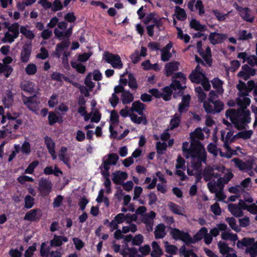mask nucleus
<instances>
[{"label":"nucleus","instance_id":"nucleus-19","mask_svg":"<svg viewBox=\"0 0 257 257\" xmlns=\"http://www.w3.org/2000/svg\"><path fill=\"white\" fill-rule=\"evenodd\" d=\"M34 97H25L23 100L24 103L32 111L36 112L38 110V103L35 102Z\"/></svg>","mask_w":257,"mask_h":257},{"label":"nucleus","instance_id":"nucleus-44","mask_svg":"<svg viewBox=\"0 0 257 257\" xmlns=\"http://www.w3.org/2000/svg\"><path fill=\"white\" fill-rule=\"evenodd\" d=\"M49 123L50 125L57 122H62V119L61 116H59L53 112H50L48 116Z\"/></svg>","mask_w":257,"mask_h":257},{"label":"nucleus","instance_id":"nucleus-8","mask_svg":"<svg viewBox=\"0 0 257 257\" xmlns=\"http://www.w3.org/2000/svg\"><path fill=\"white\" fill-rule=\"evenodd\" d=\"M236 167L239 170L244 172H248L252 169V163H245L239 158H235L232 160Z\"/></svg>","mask_w":257,"mask_h":257},{"label":"nucleus","instance_id":"nucleus-53","mask_svg":"<svg viewBox=\"0 0 257 257\" xmlns=\"http://www.w3.org/2000/svg\"><path fill=\"white\" fill-rule=\"evenodd\" d=\"M164 18H160L159 17H156V18L153 21V23H154L152 25L154 26V27L155 26L157 27V28L158 29L159 31H161L164 29L163 27V19Z\"/></svg>","mask_w":257,"mask_h":257},{"label":"nucleus","instance_id":"nucleus-33","mask_svg":"<svg viewBox=\"0 0 257 257\" xmlns=\"http://www.w3.org/2000/svg\"><path fill=\"white\" fill-rule=\"evenodd\" d=\"M13 70L11 66L0 63V73H3L6 77H9Z\"/></svg>","mask_w":257,"mask_h":257},{"label":"nucleus","instance_id":"nucleus-28","mask_svg":"<svg viewBox=\"0 0 257 257\" xmlns=\"http://www.w3.org/2000/svg\"><path fill=\"white\" fill-rule=\"evenodd\" d=\"M121 100L123 104H128L133 102L134 99V95L130 91H125L121 94Z\"/></svg>","mask_w":257,"mask_h":257},{"label":"nucleus","instance_id":"nucleus-12","mask_svg":"<svg viewBox=\"0 0 257 257\" xmlns=\"http://www.w3.org/2000/svg\"><path fill=\"white\" fill-rule=\"evenodd\" d=\"M127 177L128 175L126 172L118 171L112 173V180L114 184L120 185L127 179Z\"/></svg>","mask_w":257,"mask_h":257},{"label":"nucleus","instance_id":"nucleus-18","mask_svg":"<svg viewBox=\"0 0 257 257\" xmlns=\"http://www.w3.org/2000/svg\"><path fill=\"white\" fill-rule=\"evenodd\" d=\"M256 242L255 239L252 237H243L241 240H238L236 246L239 248H242L243 246L249 247Z\"/></svg>","mask_w":257,"mask_h":257},{"label":"nucleus","instance_id":"nucleus-4","mask_svg":"<svg viewBox=\"0 0 257 257\" xmlns=\"http://www.w3.org/2000/svg\"><path fill=\"white\" fill-rule=\"evenodd\" d=\"M76 20V17L73 12L65 14V49L69 46V38L72 33V29L75 25L74 23Z\"/></svg>","mask_w":257,"mask_h":257},{"label":"nucleus","instance_id":"nucleus-22","mask_svg":"<svg viewBox=\"0 0 257 257\" xmlns=\"http://www.w3.org/2000/svg\"><path fill=\"white\" fill-rule=\"evenodd\" d=\"M44 173L47 175L53 174L57 177H59L63 174V172L56 166H55L54 167L53 166L46 167L44 169Z\"/></svg>","mask_w":257,"mask_h":257},{"label":"nucleus","instance_id":"nucleus-52","mask_svg":"<svg viewBox=\"0 0 257 257\" xmlns=\"http://www.w3.org/2000/svg\"><path fill=\"white\" fill-rule=\"evenodd\" d=\"M20 25L18 23L13 24L8 28V30L14 34V36L18 37L19 35Z\"/></svg>","mask_w":257,"mask_h":257},{"label":"nucleus","instance_id":"nucleus-1","mask_svg":"<svg viewBox=\"0 0 257 257\" xmlns=\"http://www.w3.org/2000/svg\"><path fill=\"white\" fill-rule=\"evenodd\" d=\"M185 157L188 159L191 157L192 162V166L195 169L200 168L202 163H206L207 159V153L202 145L199 141L192 139L189 148V152L188 155H185Z\"/></svg>","mask_w":257,"mask_h":257},{"label":"nucleus","instance_id":"nucleus-64","mask_svg":"<svg viewBox=\"0 0 257 257\" xmlns=\"http://www.w3.org/2000/svg\"><path fill=\"white\" fill-rule=\"evenodd\" d=\"M253 134V132L252 130H247L244 131H241L238 133V135L240 136L241 139L243 140H247L249 139L252 135Z\"/></svg>","mask_w":257,"mask_h":257},{"label":"nucleus","instance_id":"nucleus-57","mask_svg":"<svg viewBox=\"0 0 257 257\" xmlns=\"http://www.w3.org/2000/svg\"><path fill=\"white\" fill-rule=\"evenodd\" d=\"M110 121L111 124L116 125L119 123V115L117 111L113 110L110 112Z\"/></svg>","mask_w":257,"mask_h":257},{"label":"nucleus","instance_id":"nucleus-15","mask_svg":"<svg viewBox=\"0 0 257 257\" xmlns=\"http://www.w3.org/2000/svg\"><path fill=\"white\" fill-rule=\"evenodd\" d=\"M146 109V105L140 100L134 101L132 105L131 110L137 112L140 115H143L144 110Z\"/></svg>","mask_w":257,"mask_h":257},{"label":"nucleus","instance_id":"nucleus-62","mask_svg":"<svg viewBox=\"0 0 257 257\" xmlns=\"http://www.w3.org/2000/svg\"><path fill=\"white\" fill-rule=\"evenodd\" d=\"M207 149L209 153L212 154L214 156L216 157L218 155V150L217 146L212 143L209 144Z\"/></svg>","mask_w":257,"mask_h":257},{"label":"nucleus","instance_id":"nucleus-56","mask_svg":"<svg viewBox=\"0 0 257 257\" xmlns=\"http://www.w3.org/2000/svg\"><path fill=\"white\" fill-rule=\"evenodd\" d=\"M181 122L180 117L179 116H177V114H175L174 117L171 120L170 122V129L172 130L177 127L180 124Z\"/></svg>","mask_w":257,"mask_h":257},{"label":"nucleus","instance_id":"nucleus-58","mask_svg":"<svg viewBox=\"0 0 257 257\" xmlns=\"http://www.w3.org/2000/svg\"><path fill=\"white\" fill-rule=\"evenodd\" d=\"M182 230H181L178 228H174L171 229L170 234L172 238L176 240H180Z\"/></svg>","mask_w":257,"mask_h":257},{"label":"nucleus","instance_id":"nucleus-23","mask_svg":"<svg viewBox=\"0 0 257 257\" xmlns=\"http://www.w3.org/2000/svg\"><path fill=\"white\" fill-rule=\"evenodd\" d=\"M236 88L239 91L238 94L240 96L242 97L248 95L249 92L247 89V85L244 82L239 80Z\"/></svg>","mask_w":257,"mask_h":257},{"label":"nucleus","instance_id":"nucleus-38","mask_svg":"<svg viewBox=\"0 0 257 257\" xmlns=\"http://www.w3.org/2000/svg\"><path fill=\"white\" fill-rule=\"evenodd\" d=\"M218 246L219 251L222 255H225L229 251L233 250V249L229 247L226 243L221 241L218 243Z\"/></svg>","mask_w":257,"mask_h":257},{"label":"nucleus","instance_id":"nucleus-2","mask_svg":"<svg viewBox=\"0 0 257 257\" xmlns=\"http://www.w3.org/2000/svg\"><path fill=\"white\" fill-rule=\"evenodd\" d=\"M237 116L234 123V126L238 130L245 129V126L251 121L250 112L245 107L237 110Z\"/></svg>","mask_w":257,"mask_h":257},{"label":"nucleus","instance_id":"nucleus-51","mask_svg":"<svg viewBox=\"0 0 257 257\" xmlns=\"http://www.w3.org/2000/svg\"><path fill=\"white\" fill-rule=\"evenodd\" d=\"M251 39H252V35L251 33H247V31L246 30H243L240 31L239 33V40L246 41Z\"/></svg>","mask_w":257,"mask_h":257},{"label":"nucleus","instance_id":"nucleus-5","mask_svg":"<svg viewBox=\"0 0 257 257\" xmlns=\"http://www.w3.org/2000/svg\"><path fill=\"white\" fill-rule=\"evenodd\" d=\"M52 182L47 178H41L39 181L38 190L40 195L43 197L48 195L52 191Z\"/></svg>","mask_w":257,"mask_h":257},{"label":"nucleus","instance_id":"nucleus-9","mask_svg":"<svg viewBox=\"0 0 257 257\" xmlns=\"http://www.w3.org/2000/svg\"><path fill=\"white\" fill-rule=\"evenodd\" d=\"M180 63L178 61H173L165 65V75L167 77L172 76L174 72L177 71L179 69Z\"/></svg>","mask_w":257,"mask_h":257},{"label":"nucleus","instance_id":"nucleus-35","mask_svg":"<svg viewBox=\"0 0 257 257\" xmlns=\"http://www.w3.org/2000/svg\"><path fill=\"white\" fill-rule=\"evenodd\" d=\"M180 240L183 241L187 245H189L191 243H194L193 238L191 237L190 234L183 231L182 232Z\"/></svg>","mask_w":257,"mask_h":257},{"label":"nucleus","instance_id":"nucleus-34","mask_svg":"<svg viewBox=\"0 0 257 257\" xmlns=\"http://www.w3.org/2000/svg\"><path fill=\"white\" fill-rule=\"evenodd\" d=\"M180 240L183 241L187 245H189L191 243H194L193 238L191 237L190 234L183 231L182 232Z\"/></svg>","mask_w":257,"mask_h":257},{"label":"nucleus","instance_id":"nucleus-63","mask_svg":"<svg viewBox=\"0 0 257 257\" xmlns=\"http://www.w3.org/2000/svg\"><path fill=\"white\" fill-rule=\"evenodd\" d=\"M39 162L38 161H34L32 162L25 170V173L27 174H32L34 172L35 169L38 166Z\"/></svg>","mask_w":257,"mask_h":257},{"label":"nucleus","instance_id":"nucleus-48","mask_svg":"<svg viewBox=\"0 0 257 257\" xmlns=\"http://www.w3.org/2000/svg\"><path fill=\"white\" fill-rule=\"evenodd\" d=\"M25 72L29 75H33L37 72V67L34 63H30L25 68Z\"/></svg>","mask_w":257,"mask_h":257},{"label":"nucleus","instance_id":"nucleus-31","mask_svg":"<svg viewBox=\"0 0 257 257\" xmlns=\"http://www.w3.org/2000/svg\"><path fill=\"white\" fill-rule=\"evenodd\" d=\"M180 255L184 257H198L192 249H187L185 245H182L179 249Z\"/></svg>","mask_w":257,"mask_h":257},{"label":"nucleus","instance_id":"nucleus-40","mask_svg":"<svg viewBox=\"0 0 257 257\" xmlns=\"http://www.w3.org/2000/svg\"><path fill=\"white\" fill-rule=\"evenodd\" d=\"M165 251L170 254L175 255L176 254L178 251V248L174 245L169 244L168 241L165 242Z\"/></svg>","mask_w":257,"mask_h":257},{"label":"nucleus","instance_id":"nucleus-54","mask_svg":"<svg viewBox=\"0 0 257 257\" xmlns=\"http://www.w3.org/2000/svg\"><path fill=\"white\" fill-rule=\"evenodd\" d=\"M195 8L196 10H198L199 16H203L205 14L204 6L201 0H198L195 2Z\"/></svg>","mask_w":257,"mask_h":257},{"label":"nucleus","instance_id":"nucleus-37","mask_svg":"<svg viewBox=\"0 0 257 257\" xmlns=\"http://www.w3.org/2000/svg\"><path fill=\"white\" fill-rule=\"evenodd\" d=\"M152 246L153 250L151 253V256H154L156 255H163V252L162 249L160 247L159 243L155 241H154L152 243Z\"/></svg>","mask_w":257,"mask_h":257},{"label":"nucleus","instance_id":"nucleus-46","mask_svg":"<svg viewBox=\"0 0 257 257\" xmlns=\"http://www.w3.org/2000/svg\"><path fill=\"white\" fill-rule=\"evenodd\" d=\"M225 221L228 223L229 226L232 228V229L236 232L240 231V228L237 225L236 223V220L234 217H226L225 218Z\"/></svg>","mask_w":257,"mask_h":257},{"label":"nucleus","instance_id":"nucleus-47","mask_svg":"<svg viewBox=\"0 0 257 257\" xmlns=\"http://www.w3.org/2000/svg\"><path fill=\"white\" fill-rule=\"evenodd\" d=\"M181 82V81L177 79H172V82L170 86L171 88L175 91L178 89L184 90L186 88V86H183Z\"/></svg>","mask_w":257,"mask_h":257},{"label":"nucleus","instance_id":"nucleus-7","mask_svg":"<svg viewBox=\"0 0 257 257\" xmlns=\"http://www.w3.org/2000/svg\"><path fill=\"white\" fill-rule=\"evenodd\" d=\"M119 159L118 156L115 153H110L103 157V162L100 167V170L109 171L110 165H115Z\"/></svg>","mask_w":257,"mask_h":257},{"label":"nucleus","instance_id":"nucleus-16","mask_svg":"<svg viewBox=\"0 0 257 257\" xmlns=\"http://www.w3.org/2000/svg\"><path fill=\"white\" fill-rule=\"evenodd\" d=\"M3 103L6 108L10 107L13 104L14 99L12 92L8 90L3 95Z\"/></svg>","mask_w":257,"mask_h":257},{"label":"nucleus","instance_id":"nucleus-20","mask_svg":"<svg viewBox=\"0 0 257 257\" xmlns=\"http://www.w3.org/2000/svg\"><path fill=\"white\" fill-rule=\"evenodd\" d=\"M166 226L163 223L159 224L156 228L154 232L155 238L161 239L163 238L166 235Z\"/></svg>","mask_w":257,"mask_h":257},{"label":"nucleus","instance_id":"nucleus-26","mask_svg":"<svg viewBox=\"0 0 257 257\" xmlns=\"http://www.w3.org/2000/svg\"><path fill=\"white\" fill-rule=\"evenodd\" d=\"M208 229L205 227H202L193 236V239L194 243H196L202 239L204 238L205 235L207 234Z\"/></svg>","mask_w":257,"mask_h":257},{"label":"nucleus","instance_id":"nucleus-30","mask_svg":"<svg viewBox=\"0 0 257 257\" xmlns=\"http://www.w3.org/2000/svg\"><path fill=\"white\" fill-rule=\"evenodd\" d=\"M211 82L213 87L215 89L218 93H222L223 89L222 88L223 82L218 77L214 78Z\"/></svg>","mask_w":257,"mask_h":257},{"label":"nucleus","instance_id":"nucleus-32","mask_svg":"<svg viewBox=\"0 0 257 257\" xmlns=\"http://www.w3.org/2000/svg\"><path fill=\"white\" fill-rule=\"evenodd\" d=\"M202 77H205L204 74L194 73V71H192L189 76V78L191 82L196 83H200L203 80Z\"/></svg>","mask_w":257,"mask_h":257},{"label":"nucleus","instance_id":"nucleus-45","mask_svg":"<svg viewBox=\"0 0 257 257\" xmlns=\"http://www.w3.org/2000/svg\"><path fill=\"white\" fill-rule=\"evenodd\" d=\"M20 29V32L27 39L32 40L35 37L33 32L31 30L28 29L27 27L22 26Z\"/></svg>","mask_w":257,"mask_h":257},{"label":"nucleus","instance_id":"nucleus-24","mask_svg":"<svg viewBox=\"0 0 257 257\" xmlns=\"http://www.w3.org/2000/svg\"><path fill=\"white\" fill-rule=\"evenodd\" d=\"M141 116L139 117L135 113H132L130 115L131 120L137 124H141L143 123L145 125H146L148 123L146 116L145 114L143 115H141Z\"/></svg>","mask_w":257,"mask_h":257},{"label":"nucleus","instance_id":"nucleus-59","mask_svg":"<svg viewBox=\"0 0 257 257\" xmlns=\"http://www.w3.org/2000/svg\"><path fill=\"white\" fill-rule=\"evenodd\" d=\"M143 236L141 234H139L133 237L132 244L133 245L140 246L143 242Z\"/></svg>","mask_w":257,"mask_h":257},{"label":"nucleus","instance_id":"nucleus-49","mask_svg":"<svg viewBox=\"0 0 257 257\" xmlns=\"http://www.w3.org/2000/svg\"><path fill=\"white\" fill-rule=\"evenodd\" d=\"M245 252L249 253L251 257H255L257 255V241L251 246L246 247Z\"/></svg>","mask_w":257,"mask_h":257},{"label":"nucleus","instance_id":"nucleus-10","mask_svg":"<svg viewBox=\"0 0 257 257\" xmlns=\"http://www.w3.org/2000/svg\"><path fill=\"white\" fill-rule=\"evenodd\" d=\"M191 96L189 94L183 95L181 102L178 105V111L180 114L186 113L189 109Z\"/></svg>","mask_w":257,"mask_h":257},{"label":"nucleus","instance_id":"nucleus-41","mask_svg":"<svg viewBox=\"0 0 257 257\" xmlns=\"http://www.w3.org/2000/svg\"><path fill=\"white\" fill-rule=\"evenodd\" d=\"M237 110L234 109H228L225 112V116L229 118L231 122L234 125L236 117L237 116Z\"/></svg>","mask_w":257,"mask_h":257},{"label":"nucleus","instance_id":"nucleus-61","mask_svg":"<svg viewBox=\"0 0 257 257\" xmlns=\"http://www.w3.org/2000/svg\"><path fill=\"white\" fill-rule=\"evenodd\" d=\"M143 222L145 224L146 229L148 232H150L153 229V221L148 217H145Z\"/></svg>","mask_w":257,"mask_h":257},{"label":"nucleus","instance_id":"nucleus-27","mask_svg":"<svg viewBox=\"0 0 257 257\" xmlns=\"http://www.w3.org/2000/svg\"><path fill=\"white\" fill-rule=\"evenodd\" d=\"M250 67L247 64L242 65L241 70L240 71L238 74V77L241 78L244 80H247L249 79V71Z\"/></svg>","mask_w":257,"mask_h":257},{"label":"nucleus","instance_id":"nucleus-43","mask_svg":"<svg viewBox=\"0 0 257 257\" xmlns=\"http://www.w3.org/2000/svg\"><path fill=\"white\" fill-rule=\"evenodd\" d=\"M211 103L214 105V114L220 112L224 108V103L220 100H215Z\"/></svg>","mask_w":257,"mask_h":257},{"label":"nucleus","instance_id":"nucleus-42","mask_svg":"<svg viewBox=\"0 0 257 257\" xmlns=\"http://www.w3.org/2000/svg\"><path fill=\"white\" fill-rule=\"evenodd\" d=\"M128 85L132 89L135 90L138 87V85L137 82V80L133 74L130 73L128 75Z\"/></svg>","mask_w":257,"mask_h":257},{"label":"nucleus","instance_id":"nucleus-6","mask_svg":"<svg viewBox=\"0 0 257 257\" xmlns=\"http://www.w3.org/2000/svg\"><path fill=\"white\" fill-rule=\"evenodd\" d=\"M103 58L107 63L110 64L113 68L115 69L122 68L123 64L118 55L106 52L103 55Z\"/></svg>","mask_w":257,"mask_h":257},{"label":"nucleus","instance_id":"nucleus-11","mask_svg":"<svg viewBox=\"0 0 257 257\" xmlns=\"http://www.w3.org/2000/svg\"><path fill=\"white\" fill-rule=\"evenodd\" d=\"M226 35L217 32H212L209 35L208 39L210 43L213 45L221 44L226 39Z\"/></svg>","mask_w":257,"mask_h":257},{"label":"nucleus","instance_id":"nucleus-50","mask_svg":"<svg viewBox=\"0 0 257 257\" xmlns=\"http://www.w3.org/2000/svg\"><path fill=\"white\" fill-rule=\"evenodd\" d=\"M17 37L14 36V34L11 33L10 31H8L5 33L4 37L2 39L3 43H12L13 42L15 39Z\"/></svg>","mask_w":257,"mask_h":257},{"label":"nucleus","instance_id":"nucleus-14","mask_svg":"<svg viewBox=\"0 0 257 257\" xmlns=\"http://www.w3.org/2000/svg\"><path fill=\"white\" fill-rule=\"evenodd\" d=\"M45 143L49 151V153L52 157L53 160L56 159L57 156L55 151V143L49 137L46 136L44 138Z\"/></svg>","mask_w":257,"mask_h":257},{"label":"nucleus","instance_id":"nucleus-13","mask_svg":"<svg viewBox=\"0 0 257 257\" xmlns=\"http://www.w3.org/2000/svg\"><path fill=\"white\" fill-rule=\"evenodd\" d=\"M41 216V211L38 209H35L30 210L26 214L24 220L30 221L38 220L40 219Z\"/></svg>","mask_w":257,"mask_h":257},{"label":"nucleus","instance_id":"nucleus-25","mask_svg":"<svg viewBox=\"0 0 257 257\" xmlns=\"http://www.w3.org/2000/svg\"><path fill=\"white\" fill-rule=\"evenodd\" d=\"M163 91L162 98L164 101H168L171 99L173 90L170 86H166L162 89Z\"/></svg>","mask_w":257,"mask_h":257},{"label":"nucleus","instance_id":"nucleus-17","mask_svg":"<svg viewBox=\"0 0 257 257\" xmlns=\"http://www.w3.org/2000/svg\"><path fill=\"white\" fill-rule=\"evenodd\" d=\"M31 48L29 46H24L22 50L20 60L23 63H27L31 55Z\"/></svg>","mask_w":257,"mask_h":257},{"label":"nucleus","instance_id":"nucleus-60","mask_svg":"<svg viewBox=\"0 0 257 257\" xmlns=\"http://www.w3.org/2000/svg\"><path fill=\"white\" fill-rule=\"evenodd\" d=\"M46 246L45 242H43L41 244L40 253L42 257H49L50 248Z\"/></svg>","mask_w":257,"mask_h":257},{"label":"nucleus","instance_id":"nucleus-21","mask_svg":"<svg viewBox=\"0 0 257 257\" xmlns=\"http://www.w3.org/2000/svg\"><path fill=\"white\" fill-rule=\"evenodd\" d=\"M228 209L235 217H239L243 215V213L241 208L238 206L236 204H229L228 205Z\"/></svg>","mask_w":257,"mask_h":257},{"label":"nucleus","instance_id":"nucleus-3","mask_svg":"<svg viewBox=\"0 0 257 257\" xmlns=\"http://www.w3.org/2000/svg\"><path fill=\"white\" fill-rule=\"evenodd\" d=\"M54 34L55 36L62 42L58 44L55 50V55L58 58L63 56L62 60H64V22H61L58 24L57 28L55 29Z\"/></svg>","mask_w":257,"mask_h":257},{"label":"nucleus","instance_id":"nucleus-39","mask_svg":"<svg viewBox=\"0 0 257 257\" xmlns=\"http://www.w3.org/2000/svg\"><path fill=\"white\" fill-rule=\"evenodd\" d=\"M168 207L170 210L173 212V213L175 214H178L180 215H183V214L182 212V210L181 207L178 204L170 202L168 204Z\"/></svg>","mask_w":257,"mask_h":257},{"label":"nucleus","instance_id":"nucleus-55","mask_svg":"<svg viewBox=\"0 0 257 257\" xmlns=\"http://www.w3.org/2000/svg\"><path fill=\"white\" fill-rule=\"evenodd\" d=\"M34 198L29 195L26 196L25 201V207L27 209L31 208L34 204Z\"/></svg>","mask_w":257,"mask_h":257},{"label":"nucleus","instance_id":"nucleus-29","mask_svg":"<svg viewBox=\"0 0 257 257\" xmlns=\"http://www.w3.org/2000/svg\"><path fill=\"white\" fill-rule=\"evenodd\" d=\"M35 83L29 81H24L21 83V88L25 91L32 92L35 89Z\"/></svg>","mask_w":257,"mask_h":257},{"label":"nucleus","instance_id":"nucleus-36","mask_svg":"<svg viewBox=\"0 0 257 257\" xmlns=\"http://www.w3.org/2000/svg\"><path fill=\"white\" fill-rule=\"evenodd\" d=\"M175 13L177 19L179 21H184L187 18L185 11L179 6L175 7Z\"/></svg>","mask_w":257,"mask_h":257}]
</instances>
